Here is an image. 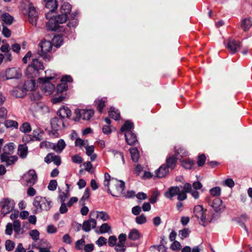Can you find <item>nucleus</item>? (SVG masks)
Instances as JSON below:
<instances>
[{
    "instance_id": "nucleus-60",
    "label": "nucleus",
    "mask_w": 252,
    "mask_h": 252,
    "mask_svg": "<svg viewBox=\"0 0 252 252\" xmlns=\"http://www.w3.org/2000/svg\"><path fill=\"white\" fill-rule=\"evenodd\" d=\"M30 235L33 240L37 241L39 237V232L36 229L32 230L30 232Z\"/></svg>"
},
{
    "instance_id": "nucleus-57",
    "label": "nucleus",
    "mask_w": 252,
    "mask_h": 252,
    "mask_svg": "<svg viewBox=\"0 0 252 252\" xmlns=\"http://www.w3.org/2000/svg\"><path fill=\"white\" fill-rule=\"evenodd\" d=\"M220 188L216 187L211 189L210 190V193L212 196H218L220 194Z\"/></svg>"
},
{
    "instance_id": "nucleus-17",
    "label": "nucleus",
    "mask_w": 252,
    "mask_h": 252,
    "mask_svg": "<svg viewBox=\"0 0 252 252\" xmlns=\"http://www.w3.org/2000/svg\"><path fill=\"white\" fill-rule=\"evenodd\" d=\"M18 158L16 156H11L5 154L0 155L1 162L5 163L6 166L14 164L17 160Z\"/></svg>"
},
{
    "instance_id": "nucleus-21",
    "label": "nucleus",
    "mask_w": 252,
    "mask_h": 252,
    "mask_svg": "<svg viewBox=\"0 0 252 252\" xmlns=\"http://www.w3.org/2000/svg\"><path fill=\"white\" fill-rule=\"evenodd\" d=\"M96 222L94 219L90 218L88 220L83 222L82 229L86 232H89L91 228H94L96 226Z\"/></svg>"
},
{
    "instance_id": "nucleus-35",
    "label": "nucleus",
    "mask_w": 252,
    "mask_h": 252,
    "mask_svg": "<svg viewBox=\"0 0 252 252\" xmlns=\"http://www.w3.org/2000/svg\"><path fill=\"white\" fill-rule=\"evenodd\" d=\"M18 155L22 158H25L28 155V147L25 144L20 145L18 147Z\"/></svg>"
},
{
    "instance_id": "nucleus-46",
    "label": "nucleus",
    "mask_w": 252,
    "mask_h": 252,
    "mask_svg": "<svg viewBox=\"0 0 252 252\" xmlns=\"http://www.w3.org/2000/svg\"><path fill=\"white\" fill-rule=\"evenodd\" d=\"M20 130L23 133H28L31 131L32 127L29 123L25 122L20 126Z\"/></svg>"
},
{
    "instance_id": "nucleus-32",
    "label": "nucleus",
    "mask_w": 252,
    "mask_h": 252,
    "mask_svg": "<svg viewBox=\"0 0 252 252\" xmlns=\"http://www.w3.org/2000/svg\"><path fill=\"white\" fill-rule=\"evenodd\" d=\"M14 148L15 145L13 143H8L4 146L1 154L11 155L13 153Z\"/></svg>"
},
{
    "instance_id": "nucleus-23",
    "label": "nucleus",
    "mask_w": 252,
    "mask_h": 252,
    "mask_svg": "<svg viewBox=\"0 0 252 252\" xmlns=\"http://www.w3.org/2000/svg\"><path fill=\"white\" fill-rule=\"evenodd\" d=\"M212 207L216 212L222 211L224 210L225 208V206L223 204L222 200L218 198L214 200Z\"/></svg>"
},
{
    "instance_id": "nucleus-56",
    "label": "nucleus",
    "mask_w": 252,
    "mask_h": 252,
    "mask_svg": "<svg viewBox=\"0 0 252 252\" xmlns=\"http://www.w3.org/2000/svg\"><path fill=\"white\" fill-rule=\"evenodd\" d=\"M5 245L6 250L8 251H11L14 248L15 243L13 241L8 240L6 241Z\"/></svg>"
},
{
    "instance_id": "nucleus-47",
    "label": "nucleus",
    "mask_w": 252,
    "mask_h": 252,
    "mask_svg": "<svg viewBox=\"0 0 252 252\" xmlns=\"http://www.w3.org/2000/svg\"><path fill=\"white\" fill-rule=\"evenodd\" d=\"M108 152H110L111 153H112V154L114 156V157H116V158H118V157H120L121 159L123 161V164H125V159H124V155L122 153L120 152H119V151H115L114 150H113V149H110L108 151Z\"/></svg>"
},
{
    "instance_id": "nucleus-1",
    "label": "nucleus",
    "mask_w": 252,
    "mask_h": 252,
    "mask_svg": "<svg viewBox=\"0 0 252 252\" xmlns=\"http://www.w3.org/2000/svg\"><path fill=\"white\" fill-rule=\"evenodd\" d=\"M46 2L45 6L49 10L46 14V17L48 19L46 23V28L48 31L62 32L64 29L60 24L64 23L66 21V16L64 15H59L55 16L53 14L58 7V2L56 0H44Z\"/></svg>"
},
{
    "instance_id": "nucleus-20",
    "label": "nucleus",
    "mask_w": 252,
    "mask_h": 252,
    "mask_svg": "<svg viewBox=\"0 0 252 252\" xmlns=\"http://www.w3.org/2000/svg\"><path fill=\"white\" fill-rule=\"evenodd\" d=\"M169 173V169L165 164H162L155 171L156 176L158 178H163L167 176Z\"/></svg>"
},
{
    "instance_id": "nucleus-13",
    "label": "nucleus",
    "mask_w": 252,
    "mask_h": 252,
    "mask_svg": "<svg viewBox=\"0 0 252 252\" xmlns=\"http://www.w3.org/2000/svg\"><path fill=\"white\" fill-rule=\"evenodd\" d=\"M22 76V71L19 68L12 67L5 71V76L7 80L18 79Z\"/></svg>"
},
{
    "instance_id": "nucleus-51",
    "label": "nucleus",
    "mask_w": 252,
    "mask_h": 252,
    "mask_svg": "<svg viewBox=\"0 0 252 252\" xmlns=\"http://www.w3.org/2000/svg\"><path fill=\"white\" fill-rule=\"evenodd\" d=\"M135 221L138 224H143L146 222L147 218L144 214H142L135 218Z\"/></svg>"
},
{
    "instance_id": "nucleus-31",
    "label": "nucleus",
    "mask_w": 252,
    "mask_h": 252,
    "mask_svg": "<svg viewBox=\"0 0 252 252\" xmlns=\"http://www.w3.org/2000/svg\"><path fill=\"white\" fill-rule=\"evenodd\" d=\"M106 98H97L94 101V104L98 111L101 113L105 107Z\"/></svg>"
},
{
    "instance_id": "nucleus-3",
    "label": "nucleus",
    "mask_w": 252,
    "mask_h": 252,
    "mask_svg": "<svg viewBox=\"0 0 252 252\" xmlns=\"http://www.w3.org/2000/svg\"><path fill=\"white\" fill-rule=\"evenodd\" d=\"M44 69L43 63L38 59H32L31 63L28 65L26 70V75L29 78H34L39 75L40 70Z\"/></svg>"
},
{
    "instance_id": "nucleus-26",
    "label": "nucleus",
    "mask_w": 252,
    "mask_h": 252,
    "mask_svg": "<svg viewBox=\"0 0 252 252\" xmlns=\"http://www.w3.org/2000/svg\"><path fill=\"white\" fill-rule=\"evenodd\" d=\"M66 144L63 139H60L57 143L54 144L52 146L53 149L57 153H61L65 148Z\"/></svg>"
},
{
    "instance_id": "nucleus-15",
    "label": "nucleus",
    "mask_w": 252,
    "mask_h": 252,
    "mask_svg": "<svg viewBox=\"0 0 252 252\" xmlns=\"http://www.w3.org/2000/svg\"><path fill=\"white\" fill-rule=\"evenodd\" d=\"M29 11V21L33 26H36L38 19V14L35 7L30 3Z\"/></svg>"
},
{
    "instance_id": "nucleus-12",
    "label": "nucleus",
    "mask_w": 252,
    "mask_h": 252,
    "mask_svg": "<svg viewBox=\"0 0 252 252\" xmlns=\"http://www.w3.org/2000/svg\"><path fill=\"white\" fill-rule=\"evenodd\" d=\"M126 239V234L121 233L119 235L118 242H117L115 248L117 252H125Z\"/></svg>"
},
{
    "instance_id": "nucleus-42",
    "label": "nucleus",
    "mask_w": 252,
    "mask_h": 252,
    "mask_svg": "<svg viewBox=\"0 0 252 252\" xmlns=\"http://www.w3.org/2000/svg\"><path fill=\"white\" fill-rule=\"evenodd\" d=\"M129 151L132 161L135 162H137L139 158V153L138 150L136 148H132L130 149Z\"/></svg>"
},
{
    "instance_id": "nucleus-19",
    "label": "nucleus",
    "mask_w": 252,
    "mask_h": 252,
    "mask_svg": "<svg viewBox=\"0 0 252 252\" xmlns=\"http://www.w3.org/2000/svg\"><path fill=\"white\" fill-rule=\"evenodd\" d=\"M44 161L47 163L53 162L56 165H60L61 163V157L54 153H49L44 158Z\"/></svg>"
},
{
    "instance_id": "nucleus-27",
    "label": "nucleus",
    "mask_w": 252,
    "mask_h": 252,
    "mask_svg": "<svg viewBox=\"0 0 252 252\" xmlns=\"http://www.w3.org/2000/svg\"><path fill=\"white\" fill-rule=\"evenodd\" d=\"M177 158H176L173 156H169L167 157L166 159V165L169 169L173 170L176 166Z\"/></svg>"
},
{
    "instance_id": "nucleus-25",
    "label": "nucleus",
    "mask_w": 252,
    "mask_h": 252,
    "mask_svg": "<svg viewBox=\"0 0 252 252\" xmlns=\"http://www.w3.org/2000/svg\"><path fill=\"white\" fill-rule=\"evenodd\" d=\"M58 115L60 118L63 120L65 118H69L71 116V111L67 107L63 106L58 111Z\"/></svg>"
},
{
    "instance_id": "nucleus-30",
    "label": "nucleus",
    "mask_w": 252,
    "mask_h": 252,
    "mask_svg": "<svg viewBox=\"0 0 252 252\" xmlns=\"http://www.w3.org/2000/svg\"><path fill=\"white\" fill-rule=\"evenodd\" d=\"M252 26V20L250 18L243 19L241 23V27L244 31L246 32Z\"/></svg>"
},
{
    "instance_id": "nucleus-24",
    "label": "nucleus",
    "mask_w": 252,
    "mask_h": 252,
    "mask_svg": "<svg viewBox=\"0 0 252 252\" xmlns=\"http://www.w3.org/2000/svg\"><path fill=\"white\" fill-rule=\"evenodd\" d=\"M126 142L128 145H133L138 142L136 135L132 132L125 134Z\"/></svg>"
},
{
    "instance_id": "nucleus-34",
    "label": "nucleus",
    "mask_w": 252,
    "mask_h": 252,
    "mask_svg": "<svg viewBox=\"0 0 252 252\" xmlns=\"http://www.w3.org/2000/svg\"><path fill=\"white\" fill-rule=\"evenodd\" d=\"M175 155L177 158H182L188 155V152L183 148L175 147Z\"/></svg>"
},
{
    "instance_id": "nucleus-61",
    "label": "nucleus",
    "mask_w": 252,
    "mask_h": 252,
    "mask_svg": "<svg viewBox=\"0 0 252 252\" xmlns=\"http://www.w3.org/2000/svg\"><path fill=\"white\" fill-rule=\"evenodd\" d=\"M107 241V240L105 238L102 236H100L96 241V244L99 247H101L106 245Z\"/></svg>"
},
{
    "instance_id": "nucleus-29",
    "label": "nucleus",
    "mask_w": 252,
    "mask_h": 252,
    "mask_svg": "<svg viewBox=\"0 0 252 252\" xmlns=\"http://www.w3.org/2000/svg\"><path fill=\"white\" fill-rule=\"evenodd\" d=\"M95 214L97 218L99 219L102 220L103 221H106L108 220L110 218L108 214L106 212L103 211L96 212H92L90 213V216L94 215H95Z\"/></svg>"
},
{
    "instance_id": "nucleus-38",
    "label": "nucleus",
    "mask_w": 252,
    "mask_h": 252,
    "mask_svg": "<svg viewBox=\"0 0 252 252\" xmlns=\"http://www.w3.org/2000/svg\"><path fill=\"white\" fill-rule=\"evenodd\" d=\"M141 237V234L136 229H131L128 234V238L131 240H138Z\"/></svg>"
},
{
    "instance_id": "nucleus-45",
    "label": "nucleus",
    "mask_w": 252,
    "mask_h": 252,
    "mask_svg": "<svg viewBox=\"0 0 252 252\" xmlns=\"http://www.w3.org/2000/svg\"><path fill=\"white\" fill-rule=\"evenodd\" d=\"M4 126L7 128H17L18 126V124L15 121L7 120L4 122Z\"/></svg>"
},
{
    "instance_id": "nucleus-44",
    "label": "nucleus",
    "mask_w": 252,
    "mask_h": 252,
    "mask_svg": "<svg viewBox=\"0 0 252 252\" xmlns=\"http://www.w3.org/2000/svg\"><path fill=\"white\" fill-rule=\"evenodd\" d=\"M99 232L101 234L111 233V227L107 223H103L99 228Z\"/></svg>"
},
{
    "instance_id": "nucleus-28",
    "label": "nucleus",
    "mask_w": 252,
    "mask_h": 252,
    "mask_svg": "<svg viewBox=\"0 0 252 252\" xmlns=\"http://www.w3.org/2000/svg\"><path fill=\"white\" fill-rule=\"evenodd\" d=\"M86 154L87 156L90 157V159L92 161H94L96 158V155L94 153V146H89L88 145L85 146Z\"/></svg>"
},
{
    "instance_id": "nucleus-40",
    "label": "nucleus",
    "mask_w": 252,
    "mask_h": 252,
    "mask_svg": "<svg viewBox=\"0 0 252 252\" xmlns=\"http://www.w3.org/2000/svg\"><path fill=\"white\" fill-rule=\"evenodd\" d=\"M45 77L43 78L46 80H48L50 82V80H53L54 79L58 78V75L56 74L54 71L51 70H47L45 71Z\"/></svg>"
},
{
    "instance_id": "nucleus-6",
    "label": "nucleus",
    "mask_w": 252,
    "mask_h": 252,
    "mask_svg": "<svg viewBox=\"0 0 252 252\" xmlns=\"http://www.w3.org/2000/svg\"><path fill=\"white\" fill-rule=\"evenodd\" d=\"M165 196L170 199L177 195V199L179 201H183L187 198V195L184 192H181L180 188L178 186L171 187L165 192Z\"/></svg>"
},
{
    "instance_id": "nucleus-43",
    "label": "nucleus",
    "mask_w": 252,
    "mask_h": 252,
    "mask_svg": "<svg viewBox=\"0 0 252 252\" xmlns=\"http://www.w3.org/2000/svg\"><path fill=\"white\" fill-rule=\"evenodd\" d=\"M109 116L114 119L118 120L120 117V112L117 110H115L114 108L111 107L109 111Z\"/></svg>"
},
{
    "instance_id": "nucleus-5",
    "label": "nucleus",
    "mask_w": 252,
    "mask_h": 252,
    "mask_svg": "<svg viewBox=\"0 0 252 252\" xmlns=\"http://www.w3.org/2000/svg\"><path fill=\"white\" fill-rule=\"evenodd\" d=\"M15 203L14 201L9 198H4L0 201V208L1 215L4 217L6 215L11 212L14 209Z\"/></svg>"
},
{
    "instance_id": "nucleus-58",
    "label": "nucleus",
    "mask_w": 252,
    "mask_h": 252,
    "mask_svg": "<svg viewBox=\"0 0 252 252\" xmlns=\"http://www.w3.org/2000/svg\"><path fill=\"white\" fill-rule=\"evenodd\" d=\"M118 239L115 236H110L108 239V245L110 247L115 246L117 243Z\"/></svg>"
},
{
    "instance_id": "nucleus-54",
    "label": "nucleus",
    "mask_w": 252,
    "mask_h": 252,
    "mask_svg": "<svg viewBox=\"0 0 252 252\" xmlns=\"http://www.w3.org/2000/svg\"><path fill=\"white\" fill-rule=\"evenodd\" d=\"M88 140H83L80 138H77L75 140V145L76 146H78L80 147H82V146H86L88 145Z\"/></svg>"
},
{
    "instance_id": "nucleus-53",
    "label": "nucleus",
    "mask_w": 252,
    "mask_h": 252,
    "mask_svg": "<svg viewBox=\"0 0 252 252\" xmlns=\"http://www.w3.org/2000/svg\"><path fill=\"white\" fill-rule=\"evenodd\" d=\"M181 244L177 241H174L170 246V248L173 251H177L180 250Z\"/></svg>"
},
{
    "instance_id": "nucleus-14",
    "label": "nucleus",
    "mask_w": 252,
    "mask_h": 252,
    "mask_svg": "<svg viewBox=\"0 0 252 252\" xmlns=\"http://www.w3.org/2000/svg\"><path fill=\"white\" fill-rule=\"evenodd\" d=\"M193 212L194 216L198 219H200V223L204 225L206 222V216L205 215V212L202 206L200 205L195 206Z\"/></svg>"
},
{
    "instance_id": "nucleus-55",
    "label": "nucleus",
    "mask_w": 252,
    "mask_h": 252,
    "mask_svg": "<svg viewBox=\"0 0 252 252\" xmlns=\"http://www.w3.org/2000/svg\"><path fill=\"white\" fill-rule=\"evenodd\" d=\"M57 182L56 180H52L50 181L48 186V189L51 191H54L57 187Z\"/></svg>"
},
{
    "instance_id": "nucleus-2",
    "label": "nucleus",
    "mask_w": 252,
    "mask_h": 252,
    "mask_svg": "<svg viewBox=\"0 0 252 252\" xmlns=\"http://www.w3.org/2000/svg\"><path fill=\"white\" fill-rule=\"evenodd\" d=\"M103 185L107 188L108 192L116 197L121 196L125 188V183L123 181L114 178L110 179V176L107 173L104 174Z\"/></svg>"
},
{
    "instance_id": "nucleus-59",
    "label": "nucleus",
    "mask_w": 252,
    "mask_h": 252,
    "mask_svg": "<svg viewBox=\"0 0 252 252\" xmlns=\"http://www.w3.org/2000/svg\"><path fill=\"white\" fill-rule=\"evenodd\" d=\"M181 188L183 189V190H181V192H184L186 194L187 192H190L192 190L191 185L189 183H185L183 187L181 186Z\"/></svg>"
},
{
    "instance_id": "nucleus-49",
    "label": "nucleus",
    "mask_w": 252,
    "mask_h": 252,
    "mask_svg": "<svg viewBox=\"0 0 252 252\" xmlns=\"http://www.w3.org/2000/svg\"><path fill=\"white\" fill-rule=\"evenodd\" d=\"M2 29L1 32L2 35L6 38L10 37L11 35V31L5 25L3 24H2Z\"/></svg>"
},
{
    "instance_id": "nucleus-8",
    "label": "nucleus",
    "mask_w": 252,
    "mask_h": 252,
    "mask_svg": "<svg viewBox=\"0 0 252 252\" xmlns=\"http://www.w3.org/2000/svg\"><path fill=\"white\" fill-rule=\"evenodd\" d=\"M51 126L52 130L50 132V135L54 137H58V131L64 127L63 120L58 117L53 118L51 120Z\"/></svg>"
},
{
    "instance_id": "nucleus-48",
    "label": "nucleus",
    "mask_w": 252,
    "mask_h": 252,
    "mask_svg": "<svg viewBox=\"0 0 252 252\" xmlns=\"http://www.w3.org/2000/svg\"><path fill=\"white\" fill-rule=\"evenodd\" d=\"M190 233V231L188 228H185L179 231V234L180 236L181 239L183 240L188 237Z\"/></svg>"
},
{
    "instance_id": "nucleus-41",
    "label": "nucleus",
    "mask_w": 252,
    "mask_h": 252,
    "mask_svg": "<svg viewBox=\"0 0 252 252\" xmlns=\"http://www.w3.org/2000/svg\"><path fill=\"white\" fill-rule=\"evenodd\" d=\"M70 196V190L65 189V190H59V198L61 202H64L65 200Z\"/></svg>"
},
{
    "instance_id": "nucleus-22",
    "label": "nucleus",
    "mask_w": 252,
    "mask_h": 252,
    "mask_svg": "<svg viewBox=\"0 0 252 252\" xmlns=\"http://www.w3.org/2000/svg\"><path fill=\"white\" fill-rule=\"evenodd\" d=\"M0 19L4 25H11L14 21V17L8 13L3 12L1 14Z\"/></svg>"
},
{
    "instance_id": "nucleus-39",
    "label": "nucleus",
    "mask_w": 252,
    "mask_h": 252,
    "mask_svg": "<svg viewBox=\"0 0 252 252\" xmlns=\"http://www.w3.org/2000/svg\"><path fill=\"white\" fill-rule=\"evenodd\" d=\"M71 10V6L68 2H64L61 6V15H64L67 16V14H69ZM67 17H66L67 18Z\"/></svg>"
},
{
    "instance_id": "nucleus-7",
    "label": "nucleus",
    "mask_w": 252,
    "mask_h": 252,
    "mask_svg": "<svg viewBox=\"0 0 252 252\" xmlns=\"http://www.w3.org/2000/svg\"><path fill=\"white\" fill-rule=\"evenodd\" d=\"M53 44L49 41L43 40L40 43L41 52L40 55L45 60L49 61L51 58L50 52L52 49Z\"/></svg>"
},
{
    "instance_id": "nucleus-4",
    "label": "nucleus",
    "mask_w": 252,
    "mask_h": 252,
    "mask_svg": "<svg viewBox=\"0 0 252 252\" xmlns=\"http://www.w3.org/2000/svg\"><path fill=\"white\" fill-rule=\"evenodd\" d=\"M52 201L47 198L41 196H36L33 202L34 206V213L41 212L43 210L48 211L51 207Z\"/></svg>"
},
{
    "instance_id": "nucleus-52",
    "label": "nucleus",
    "mask_w": 252,
    "mask_h": 252,
    "mask_svg": "<svg viewBox=\"0 0 252 252\" xmlns=\"http://www.w3.org/2000/svg\"><path fill=\"white\" fill-rule=\"evenodd\" d=\"M206 159V158L204 154L199 155L197 160L198 166H202L205 162Z\"/></svg>"
},
{
    "instance_id": "nucleus-37",
    "label": "nucleus",
    "mask_w": 252,
    "mask_h": 252,
    "mask_svg": "<svg viewBox=\"0 0 252 252\" xmlns=\"http://www.w3.org/2000/svg\"><path fill=\"white\" fill-rule=\"evenodd\" d=\"M181 165L186 169H191L194 166L195 162L189 158H187L181 161Z\"/></svg>"
},
{
    "instance_id": "nucleus-10",
    "label": "nucleus",
    "mask_w": 252,
    "mask_h": 252,
    "mask_svg": "<svg viewBox=\"0 0 252 252\" xmlns=\"http://www.w3.org/2000/svg\"><path fill=\"white\" fill-rule=\"evenodd\" d=\"M39 83L41 84V89L46 95H50L55 90V86L43 77L39 78Z\"/></svg>"
},
{
    "instance_id": "nucleus-18",
    "label": "nucleus",
    "mask_w": 252,
    "mask_h": 252,
    "mask_svg": "<svg viewBox=\"0 0 252 252\" xmlns=\"http://www.w3.org/2000/svg\"><path fill=\"white\" fill-rule=\"evenodd\" d=\"M77 114H79V117L84 120H89L92 118L94 114V111L93 110L89 109H81L76 111Z\"/></svg>"
},
{
    "instance_id": "nucleus-16",
    "label": "nucleus",
    "mask_w": 252,
    "mask_h": 252,
    "mask_svg": "<svg viewBox=\"0 0 252 252\" xmlns=\"http://www.w3.org/2000/svg\"><path fill=\"white\" fill-rule=\"evenodd\" d=\"M240 46V43L233 39H229L227 44V48L228 49L229 51L232 54L239 51Z\"/></svg>"
},
{
    "instance_id": "nucleus-9",
    "label": "nucleus",
    "mask_w": 252,
    "mask_h": 252,
    "mask_svg": "<svg viewBox=\"0 0 252 252\" xmlns=\"http://www.w3.org/2000/svg\"><path fill=\"white\" fill-rule=\"evenodd\" d=\"M23 180L27 186H32L37 181V175L34 170L30 169L23 175Z\"/></svg>"
},
{
    "instance_id": "nucleus-36",
    "label": "nucleus",
    "mask_w": 252,
    "mask_h": 252,
    "mask_svg": "<svg viewBox=\"0 0 252 252\" xmlns=\"http://www.w3.org/2000/svg\"><path fill=\"white\" fill-rule=\"evenodd\" d=\"M26 94V91L21 88L16 87L12 92V94L16 97H22Z\"/></svg>"
},
{
    "instance_id": "nucleus-50",
    "label": "nucleus",
    "mask_w": 252,
    "mask_h": 252,
    "mask_svg": "<svg viewBox=\"0 0 252 252\" xmlns=\"http://www.w3.org/2000/svg\"><path fill=\"white\" fill-rule=\"evenodd\" d=\"M53 41L55 46L59 47L63 44V40L61 36L59 35H56L54 37Z\"/></svg>"
},
{
    "instance_id": "nucleus-33",
    "label": "nucleus",
    "mask_w": 252,
    "mask_h": 252,
    "mask_svg": "<svg viewBox=\"0 0 252 252\" xmlns=\"http://www.w3.org/2000/svg\"><path fill=\"white\" fill-rule=\"evenodd\" d=\"M133 124L129 121H127L122 126L121 131L122 132H125V133L132 132L131 130L133 128Z\"/></svg>"
},
{
    "instance_id": "nucleus-62",
    "label": "nucleus",
    "mask_w": 252,
    "mask_h": 252,
    "mask_svg": "<svg viewBox=\"0 0 252 252\" xmlns=\"http://www.w3.org/2000/svg\"><path fill=\"white\" fill-rule=\"evenodd\" d=\"M13 228L16 233H19L21 230V223L18 220H15L13 222Z\"/></svg>"
},
{
    "instance_id": "nucleus-11",
    "label": "nucleus",
    "mask_w": 252,
    "mask_h": 252,
    "mask_svg": "<svg viewBox=\"0 0 252 252\" xmlns=\"http://www.w3.org/2000/svg\"><path fill=\"white\" fill-rule=\"evenodd\" d=\"M72 82V79L70 76L65 75L63 76L61 79V83L57 86L56 92L57 94H60L64 91H66L68 88L67 83Z\"/></svg>"
},
{
    "instance_id": "nucleus-64",
    "label": "nucleus",
    "mask_w": 252,
    "mask_h": 252,
    "mask_svg": "<svg viewBox=\"0 0 252 252\" xmlns=\"http://www.w3.org/2000/svg\"><path fill=\"white\" fill-rule=\"evenodd\" d=\"M85 245V240L83 239L78 240L75 243V248L77 250L82 249L83 246Z\"/></svg>"
},
{
    "instance_id": "nucleus-63",
    "label": "nucleus",
    "mask_w": 252,
    "mask_h": 252,
    "mask_svg": "<svg viewBox=\"0 0 252 252\" xmlns=\"http://www.w3.org/2000/svg\"><path fill=\"white\" fill-rule=\"evenodd\" d=\"M3 45L0 48V50L1 52L5 53L10 51V46L7 43H4V40L2 41Z\"/></svg>"
}]
</instances>
